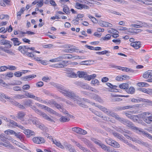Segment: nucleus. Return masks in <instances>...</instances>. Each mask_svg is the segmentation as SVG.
Returning a JSON list of instances; mask_svg holds the SVG:
<instances>
[{"label": "nucleus", "mask_w": 152, "mask_h": 152, "mask_svg": "<svg viewBox=\"0 0 152 152\" xmlns=\"http://www.w3.org/2000/svg\"><path fill=\"white\" fill-rule=\"evenodd\" d=\"M138 90L140 92H141L150 95H152V89L149 88L146 89L143 88H140L138 89Z\"/></svg>", "instance_id": "12"}, {"label": "nucleus", "mask_w": 152, "mask_h": 152, "mask_svg": "<svg viewBox=\"0 0 152 152\" xmlns=\"http://www.w3.org/2000/svg\"><path fill=\"white\" fill-rule=\"evenodd\" d=\"M44 2L43 0H40L38 1V3H37V6L38 7H41L43 5Z\"/></svg>", "instance_id": "49"}, {"label": "nucleus", "mask_w": 152, "mask_h": 152, "mask_svg": "<svg viewBox=\"0 0 152 152\" xmlns=\"http://www.w3.org/2000/svg\"><path fill=\"white\" fill-rule=\"evenodd\" d=\"M130 45L134 47L135 49H138L141 47V43L140 42H132L130 44Z\"/></svg>", "instance_id": "17"}, {"label": "nucleus", "mask_w": 152, "mask_h": 152, "mask_svg": "<svg viewBox=\"0 0 152 152\" xmlns=\"http://www.w3.org/2000/svg\"><path fill=\"white\" fill-rule=\"evenodd\" d=\"M39 137H35L33 139V142L37 144H39Z\"/></svg>", "instance_id": "60"}, {"label": "nucleus", "mask_w": 152, "mask_h": 152, "mask_svg": "<svg viewBox=\"0 0 152 152\" xmlns=\"http://www.w3.org/2000/svg\"><path fill=\"white\" fill-rule=\"evenodd\" d=\"M139 24L140 25V28L142 27L146 28L151 27L152 28V24H148L147 23L144 22L139 21Z\"/></svg>", "instance_id": "20"}, {"label": "nucleus", "mask_w": 152, "mask_h": 152, "mask_svg": "<svg viewBox=\"0 0 152 152\" xmlns=\"http://www.w3.org/2000/svg\"><path fill=\"white\" fill-rule=\"evenodd\" d=\"M60 61H61V60L59 56L56 58L52 59L50 60V62H58Z\"/></svg>", "instance_id": "58"}, {"label": "nucleus", "mask_w": 152, "mask_h": 152, "mask_svg": "<svg viewBox=\"0 0 152 152\" xmlns=\"http://www.w3.org/2000/svg\"><path fill=\"white\" fill-rule=\"evenodd\" d=\"M67 76L69 77L74 78L77 77V75L75 73L72 72L70 73H68V75H67Z\"/></svg>", "instance_id": "45"}, {"label": "nucleus", "mask_w": 152, "mask_h": 152, "mask_svg": "<svg viewBox=\"0 0 152 152\" xmlns=\"http://www.w3.org/2000/svg\"><path fill=\"white\" fill-rule=\"evenodd\" d=\"M112 144L111 145V146L115 148H118L120 147V145L118 143L115 141L114 140L113 141Z\"/></svg>", "instance_id": "44"}, {"label": "nucleus", "mask_w": 152, "mask_h": 152, "mask_svg": "<svg viewBox=\"0 0 152 152\" xmlns=\"http://www.w3.org/2000/svg\"><path fill=\"white\" fill-rule=\"evenodd\" d=\"M6 43V44L5 45L7 46L6 47L0 46V50L2 51L11 56L15 55V54L12 50L7 48H10L12 47V43L11 42L8 40H7Z\"/></svg>", "instance_id": "3"}, {"label": "nucleus", "mask_w": 152, "mask_h": 152, "mask_svg": "<svg viewBox=\"0 0 152 152\" xmlns=\"http://www.w3.org/2000/svg\"><path fill=\"white\" fill-rule=\"evenodd\" d=\"M14 135L17 137L21 141L23 140V135L22 133H20V132H15Z\"/></svg>", "instance_id": "32"}, {"label": "nucleus", "mask_w": 152, "mask_h": 152, "mask_svg": "<svg viewBox=\"0 0 152 152\" xmlns=\"http://www.w3.org/2000/svg\"><path fill=\"white\" fill-rule=\"evenodd\" d=\"M98 145L100 146L102 149L107 152H110L111 151L110 149V148L107 147L105 145L102 143L101 142Z\"/></svg>", "instance_id": "18"}, {"label": "nucleus", "mask_w": 152, "mask_h": 152, "mask_svg": "<svg viewBox=\"0 0 152 152\" xmlns=\"http://www.w3.org/2000/svg\"><path fill=\"white\" fill-rule=\"evenodd\" d=\"M23 132L26 135L27 137H29L32 135H34L35 134L34 132L29 129H25L24 130Z\"/></svg>", "instance_id": "15"}, {"label": "nucleus", "mask_w": 152, "mask_h": 152, "mask_svg": "<svg viewBox=\"0 0 152 152\" xmlns=\"http://www.w3.org/2000/svg\"><path fill=\"white\" fill-rule=\"evenodd\" d=\"M91 83L94 86H98L99 84V82L97 79H94L91 81Z\"/></svg>", "instance_id": "39"}, {"label": "nucleus", "mask_w": 152, "mask_h": 152, "mask_svg": "<svg viewBox=\"0 0 152 152\" xmlns=\"http://www.w3.org/2000/svg\"><path fill=\"white\" fill-rule=\"evenodd\" d=\"M142 115V113L138 114L137 115H133L131 119L134 122H137L139 124H142V125H144V124H145L142 121H138L139 119L141 118L140 117V116H141L140 115Z\"/></svg>", "instance_id": "9"}, {"label": "nucleus", "mask_w": 152, "mask_h": 152, "mask_svg": "<svg viewBox=\"0 0 152 152\" xmlns=\"http://www.w3.org/2000/svg\"><path fill=\"white\" fill-rule=\"evenodd\" d=\"M25 96L23 95L17 94L15 95L13 98L15 99H21L25 98Z\"/></svg>", "instance_id": "38"}, {"label": "nucleus", "mask_w": 152, "mask_h": 152, "mask_svg": "<svg viewBox=\"0 0 152 152\" xmlns=\"http://www.w3.org/2000/svg\"><path fill=\"white\" fill-rule=\"evenodd\" d=\"M52 140L53 143L55 144L58 147L62 149H64V147L61 144L59 141H57L56 140H54L53 139H52Z\"/></svg>", "instance_id": "28"}, {"label": "nucleus", "mask_w": 152, "mask_h": 152, "mask_svg": "<svg viewBox=\"0 0 152 152\" xmlns=\"http://www.w3.org/2000/svg\"><path fill=\"white\" fill-rule=\"evenodd\" d=\"M59 91L64 95L70 98L75 102L77 99L76 98H78L79 97L72 91L69 90H67L62 87H60L59 88Z\"/></svg>", "instance_id": "2"}, {"label": "nucleus", "mask_w": 152, "mask_h": 152, "mask_svg": "<svg viewBox=\"0 0 152 152\" xmlns=\"http://www.w3.org/2000/svg\"><path fill=\"white\" fill-rule=\"evenodd\" d=\"M30 86L28 85H25L22 87V89L24 90H28L30 88Z\"/></svg>", "instance_id": "59"}, {"label": "nucleus", "mask_w": 152, "mask_h": 152, "mask_svg": "<svg viewBox=\"0 0 152 152\" xmlns=\"http://www.w3.org/2000/svg\"><path fill=\"white\" fill-rule=\"evenodd\" d=\"M18 50L24 55H25L27 51V47L25 46H20L18 48Z\"/></svg>", "instance_id": "16"}, {"label": "nucleus", "mask_w": 152, "mask_h": 152, "mask_svg": "<svg viewBox=\"0 0 152 152\" xmlns=\"http://www.w3.org/2000/svg\"><path fill=\"white\" fill-rule=\"evenodd\" d=\"M75 7L78 9L81 10L83 9H88L89 7L85 4H82L78 2H76L75 5Z\"/></svg>", "instance_id": "11"}, {"label": "nucleus", "mask_w": 152, "mask_h": 152, "mask_svg": "<svg viewBox=\"0 0 152 152\" xmlns=\"http://www.w3.org/2000/svg\"><path fill=\"white\" fill-rule=\"evenodd\" d=\"M76 99H77L75 102L78 104L80 106L86 108L88 107L87 105H85L84 104L81 103L82 100L79 97H78V98H76Z\"/></svg>", "instance_id": "25"}, {"label": "nucleus", "mask_w": 152, "mask_h": 152, "mask_svg": "<svg viewBox=\"0 0 152 152\" xmlns=\"http://www.w3.org/2000/svg\"><path fill=\"white\" fill-rule=\"evenodd\" d=\"M25 95L28 98L33 99L41 103L44 104H46L47 103L46 101L42 99L39 97L35 96L31 93L26 92L25 94Z\"/></svg>", "instance_id": "7"}, {"label": "nucleus", "mask_w": 152, "mask_h": 152, "mask_svg": "<svg viewBox=\"0 0 152 152\" xmlns=\"http://www.w3.org/2000/svg\"><path fill=\"white\" fill-rule=\"evenodd\" d=\"M137 85L140 87H148L149 85L145 82H140L137 83Z\"/></svg>", "instance_id": "41"}, {"label": "nucleus", "mask_w": 152, "mask_h": 152, "mask_svg": "<svg viewBox=\"0 0 152 152\" xmlns=\"http://www.w3.org/2000/svg\"><path fill=\"white\" fill-rule=\"evenodd\" d=\"M75 145L80 149L82 150L84 152H90V151L87 150L86 148L82 146L80 144L77 142H75Z\"/></svg>", "instance_id": "27"}, {"label": "nucleus", "mask_w": 152, "mask_h": 152, "mask_svg": "<svg viewBox=\"0 0 152 152\" xmlns=\"http://www.w3.org/2000/svg\"><path fill=\"white\" fill-rule=\"evenodd\" d=\"M32 121L33 124L35 125L36 126L39 125V121L38 119L36 118H32L31 119L30 118L27 120H26L25 122H23V124H26L29 123H30Z\"/></svg>", "instance_id": "10"}, {"label": "nucleus", "mask_w": 152, "mask_h": 152, "mask_svg": "<svg viewBox=\"0 0 152 152\" xmlns=\"http://www.w3.org/2000/svg\"><path fill=\"white\" fill-rule=\"evenodd\" d=\"M31 107L34 110L36 113L39 114L40 116H42L44 119L51 122H55V121L53 119L50 117L45 113L42 112L40 110L37 109L35 107L32 105V106H31Z\"/></svg>", "instance_id": "4"}, {"label": "nucleus", "mask_w": 152, "mask_h": 152, "mask_svg": "<svg viewBox=\"0 0 152 152\" xmlns=\"http://www.w3.org/2000/svg\"><path fill=\"white\" fill-rule=\"evenodd\" d=\"M149 112H145L142 113V115L140 117L142 119L144 122L147 124H150L152 122V116H148L150 114Z\"/></svg>", "instance_id": "6"}, {"label": "nucleus", "mask_w": 152, "mask_h": 152, "mask_svg": "<svg viewBox=\"0 0 152 152\" xmlns=\"http://www.w3.org/2000/svg\"><path fill=\"white\" fill-rule=\"evenodd\" d=\"M78 134L85 135L87 134V132L86 131L80 128V129L79 130Z\"/></svg>", "instance_id": "48"}, {"label": "nucleus", "mask_w": 152, "mask_h": 152, "mask_svg": "<svg viewBox=\"0 0 152 152\" xmlns=\"http://www.w3.org/2000/svg\"><path fill=\"white\" fill-rule=\"evenodd\" d=\"M111 36V35L110 34H107L105 37L103 38V40L106 41L109 40L110 39Z\"/></svg>", "instance_id": "54"}, {"label": "nucleus", "mask_w": 152, "mask_h": 152, "mask_svg": "<svg viewBox=\"0 0 152 152\" xmlns=\"http://www.w3.org/2000/svg\"><path fill=\"white\" fill-rule=\"evenodd\" d=\"M95 106L99 108L101 110L104 112V113H106L107 115L109 113L110 110L109 109L101 105H95Z\"/></svg>", "instance_id": "22"}, {"label": "nucleus", "mask_w": 152, "mask_h": 152, "mask_svg": "<svg viewBox=\"0 0 152 152\" xmlns=\"http://www.w3.org/2000/svg\"><path fill=\"white\" fill-rule=\"evenodd\" d=\"M94 99L95 100L97 101L100 103H102L103 102V100L97 95H95L94 97Z\"/></svg>", "instance_id": "47"}, {"label": "nucleus", "mask_w": 152, "mask_h": 152, "mask_svg": "<svg viewBox=\"0 0 152 152\" xmlns=\"http://www.w3.org/2000/svg\"><path fill=\"white\" fill-rule=\"evenodd\" d=\"M143 77L145 79H148L152 77V70H148L145 72L143 75Z\"/></svg>", "instance_id": "13"}, {"label": "nucleus", "mask_w": 152, "mask_h": 152, "mask_svg": "<svg viewBox=\"0 0 152 152\" xmlns=\"http://www.w3.org/2000/svg\"><path fill=\"white\" fill-rule=\"evenodd\" d=\"M7 122L10 123L12 125V126H16L18 124L14 121L12 120H8Z\"/></svg>", "instance_id": "51"}, {"label": "nucleus", "mask_w": 152, "mask_h": 152, "mask_svg": "<svg viewBox=\"0 0 152 152\" xmlns=\"http://www.w3.org/2000/svg\"><path fill=\"white\" fill-rule=\"evenodd\" d=\"M124 79L123 76H118L115 78V80L118 81H121Z\"/></svg>", "instance_id": "62"}, {"label": "nucleus", "mask_w": 152, "mask_h": 152, "mask_svg": "<svg viewBox=\"0 0 152 152\" xmlns=\"http://www.w3.org/2000/svg\"><path fill=\"white\" fill-rule=\"evenodd\" d=\"M69 120V119L67 117L65 116H62L59 119V121L62 122L68 121Z\"/></svg>", "instance_id": "40"}, {"label": "nucleus", "mask_w": 152, "mask_h": 152, "mask_svg": "<svg viewBox=\"0 0 152 152\" xmlns=\"http://www.w3.org/2000/svg\"><path fill=\"white\" fill-rule=\"evenodd\" d=\"M129 86V84L126 83H123L120 84L119 86V87L120 88L123 89H127Z\"/></svg>", "instance_id": "33"}, {"label": "nucleus", "mask_w": 152, "mask_h": 152, "mask_svg": "<svg viewBox=\"0 0 152 152\" xmlns=\"http://www.w3.org/2000/svg\"><path fill=\"white\" fill-rule=\"evenodd\" d=\"M4 133L7 134V135L11 134H15V132L13 130L8 129L4 131Z\"/></svg>", "instance_id": "42"}, {"label": "nucleus", "mask_w": 152, "mask_h": 152, "mask_svg": "<svg viewBox=\"0 0 152 152\" xmlns=\"http://www.w3.org/2000/svg\"><path fill=\"white\" fill-rule=\"evenodd\" d=\"M54 67L59 68H62L64 67V65L62 64H54Z\"/></svg>", "instance_id": "52"}, {"label": "nucleus", "mask_w": 152, "mask_h": 152, "mask_svg": "<svg viewBox=\"0 0 152 152\" xmlns=\"http://www.w3.org/2000/svg\"><path fill=\"white\" fill-rule=\"evenodd\" d=\"M101 24H102V26L105 27H113V25L107 22L102 21Z\"/></svg>", "instance_id": "24"}, {"label": "nucleus", "mask_w": 152, "mask_h": 152, "mask_svg": "<svg viewBox=\"0 0 152 152\" xmlns=\"http://www.w3.org/2000/svg\"><path fill=\"white\" fill-rule=\"evenodd\" d=\"M7 40L2 39L0 40V45H5L6 44Z\"/></svg>", "instance_id": "63"}, {"label": "nucleus", "mask_w": 152, "mask_h": 152, "mask_svg": "<svg viewBox=\"0 0 152 152\" xmlns=\"http://www.w3.org/2000/svg\"><path fill=\"white\" fill-rule=\"evenodd\" d=\"M25 115V113L23 112H19L16 114V117L18 119L21 120L22 121H25L23 120V119Z\"/></svg>", "instance_id": "14"}, {"label": "nucleus", "mask_w": 152, "mask_h": 152, "mask_svg": "<svg viewBox=\"0 0 152 152\" xmlns=\"http://www.w3.org/2000/svg\"><path fill=\"white\" fill-rule=\"evenodd\" d=\"M113 135L115 137L118 138L120 140H123L124 137L122 135L117 132H113Z\"/></svg>", "instance_id": "31"}, {"label": "nucleus", "mask_w": 152, "mask_h": 152, "mask_svg": "<svg viewBox=\"0 0 152 152\" xmlns=\"http://www.w3.org/2000/svg\"><path fill=\"white\" fill-rule=\"evenodd\" d=\"M0 96H1L7 99L8 101L11 102L13 104L17 106L19 108L21 109H23L24 108V107L23 105L20 104V103L14 100L10 97L7 96L4 93H0Z\"/></svg>", "instance_id": "5"}, {"label": "nucleus", "mask_w": 152, "mask_h": 152, "mask_svg": "<svg viewBox=\"0 0 152 152\" xmlns=\"http://www.w3.org/2000/svg\"><path fill=\"white\" fill-rule=\"evenodd\" d=\"M126 91L128 94H133L135 92V89L134 87L131 86L126 90Z\"/></svg>", "instance_id": "35"}, {"label": "nucleus", "mask_w": 152, "mask_h": 152, "mask_svg": "<svg viewBox=\"0 0 152 152\" xmlns=\"http://www.w3.org/2000/svg\"><path fill=\"white\" fill-rule=\"evenodd\" d=\"M130 31L133 33H137L139 32L140 29H137L135 28H132L129 29Z\"/></svg>", "instance_id": "61"}, {"label": "nucleus", "mask_w": 152, "mask_h": 152, "mask_svg": "<svg viewBox=\"0 0 152 152\" xmlns=\"http://www.w3.org/2000/svg\"><path fill=\"white\" fill-rule=\"evenodd\" d=\"M22 72H16L14 73V75L16 77H19L22 75Z\"/></svg>", "instance_id": "55"}, {"label": "nucleus", "mask_w": 152, "mask_h": 152, "mask_svg": "<svg viewBox=\"0 0 152 152\" xmlns=\"http://www.w3.org/2000/svg\"><path fill=\"white\" fill-rule=\"evenodd\" d=\"M123 110H127L129 109H135V107H139L138 104H135L134 105H126L124 106H122Z\"/></svg>", "instance_id": "19"}, {"label": "nucleus", "mask_w": 152, "mask_h": 152, "mask_svg": "<svg viewBox=\"0 0 152 152\" xmlns=\"http://www.w3.org/2000/svg\"><path fill=\"white\" fill-rule=\"evenodd\" d=\"M119 121L130 127L138 134H141L143 132V130L142 129L134 126L132 122L126 119L121 118Z\"/></svg>", "instance_id": "1"}, {"label": "nucleus", "mask_w": 152, "mask_h": 152, "mask_svg": "<svg viewBox=\"0 0 152 152\" xmlns=\"http://www.w3.org/2000/svg\"><path fill=\"white\" fill-rule=\"evenodd\" d=\"M96 76L95 74H93L90 75H86V77L85 80H90L91 79L96 77Z\"/></svg>", "instance_id": "34"}, {"label": "nucleus", "mask_w": 152, "mask_h": 152, "mask_svg": "<svg viewBox=\"0 0 152 152\" xmlns=\"http://www.w3.org/2000/svg\"><path fill=\"white\" fill-rule=\"evenodd\" d=\"M78 75L79 77L85 78H86V74L85 72H77Z\"/></svg>", "instance_id": "36"}, {"label": "nucleus", "mask_w": 152, "mask_h": 152, "mask_svg": "<svg viewBox=\"0 0 152 152\" xmlns=\"http://www.w3.org/2000/svg\"><path fill=\"white\" fill-rule=\"evenodd\" d=\"M7 66V69L10 70H14L16 69V67L15 66L8 65Z\"/></svg>", "instance_id": "56"}, {"label": "nucleus", "mask_w": 152, "mask_h": 152, "mask_svg": "<svg viewBox=\"0 0 152 152\" xmlns=\"http://www.w3.org/2000/svg\"><path fill=\"white\" fill-rule=\"evenodd\" d=\"M80 129V128L78 127H74L72 129V131L78 134L79 130Z\"/></svg>", "instance_id": "64"}, {"label": "nucleus", "mask_w": 152, "mask_h": 152, "mask_svg": "<svg viewBox=\"0 0 152 152\" xmlns=\"http://www.w3.org/2000/svg\"><path fill=\"white\" fill-rule=\"evenodd\" d=\"M45 108V110H46L47 111L50 113H52L53 114H56V112L54 110H53L52 109H51L50 108L46 106V107H44Z\"/></svg>", "instance_id": "37"}, {"label": "nucleus", "mask_w": 152, "mask_h": 152, "mask_svg": "<svg viewBox=\"0 0 152 152\" xmlns=\"http://www.w3.org/2000/svg\"><path fill=\"white\" fill-rule=\"evenodd\" d=\"M108 115L109 116H111L115 118L116 119L119 121L121 118V117H119V116L116 113L111 112L110 111L108 114Z\"/></svg>", "instance_id": "21"}, {"label": "nucleus", "mask_w": 152, "mask_h": 152, "mask_svg": "<svg viewBox=\"0 0 152 152\" xmlns=\"http://www.w3.org/2000/svg\"><path fill=\"white\" fill-rule=\"evenodd\" d=\"M95 106L99 108L101 110L104 112V113H106L107 115L109 113L110 110L109 109L101 105H95Z\"/></svg>", "instance_id": "23"}, {"label": "nucleus", "mask_w": 152, "mask_h": 152, "mask_svg": "<svg viewBox=\"0 0 152 152\" xmlns=\"http://www.w3.org/2000/svg\"><path fill=\"white\" fill-rule=\"evenodd\" d=\"M9 18V16L7 15H5L4 14H1L0 15V19H6L8 20Z\"/></svg>", "instance_id": "50"}, {"label": "nucleus", "mask_w": 152, "mask_h": 152, "mask_svg": "<svg viewBox=\"0 0 152 152\" xmlns=\"http://www.w3.org/2000/svg\"><path fill=\"white\" fill-rule=\"evenodd\" d=\"M65 148L69 150L71 152H76V151L74 149L70 144H67L64 145Z\"/></svg>", "instance_id": "26"}, {"label": "nucleus", "mask_w": 152, "mask_h": 152, "mask_svg": "<svg viewBox=\"0 0 152 152\" xmlns=\"http://www.w3.org/2000/svg\"><path fill=\"white\" fill-rule=\"evenodd\" d=\"M127 138L128 139L141 145H144L145 146H146L148 145L147 143L144 142L138 138H136L134 137H131L129 136H128Z\"/></svg>", "instance_id": "8"}, {"label": "nucleus", "mask_w": 152, "mask_h": 152, "mask_svg": "<svg viewBox=\"0 0 152 152\" xmlns=\"http://www.w3.org/2000/svg\"><path fill=\"white\" fill-rule=\"evenodd\" d=\"M141 134L146 137L148 139L152 140V136L149 134L148 133L146 132L143 130V132H142L141 133Z\"/></svg>", "instance_id": "30"}, {"label": "nucleus", "mask_w": 152, "mask_h": 152, "mask_svg": "<svg viewBox=\"0 0 152 152\" xmlns=\"http://www.w3.org/2000/svg\"><path fill=\"white\" fill-rule=\"evenodd\" d=\"M107 31L108 33L113 34L114 33H116L118 32V31L112 28L108 29Z\"/></svg>", "instance_id": "46"}, {"label": "nucleus", "mask_w": 152, "mask_h": 152, "mask_svg": "<svg viewBox=\"0 0 152 152\" xmlns=\"http://www.w3.org/2000/svg\"><path fill=\"white\" fill-rule=\"evenodd\" d=\"M91 140L93 142H94L96 144L98 145L99 144V143H100V142H101V141H100L99 140H97L96 139L94 138H91Z\"/></svg>", "instance_id": "53"}, {"label": "nucleus", "mask_w": 152, "mask_h": 152, "mask_svg": "<svg viewBox=\"0 0 152 152\" xmlns=\"http://www.w3.org/2000/svg\"><path fill=\"white\" fill-rule=\"evenodd\" d=\"M11 40L13 41V45L14 46L19 45L21 43L18 40V38H13L11 39Z\"/></svg>", "instance_id": "29"}, {"label": "nucleus", "mask_w": 152, "mask_h": 152, "mask_svg": "<svg viewBox=\"0 0 152 152\" xmlns=\"http://www.w3.org/2000/svg\"><path fill=\"white\" fill-rule=\"evenodd\" d=\"M32 102L30 100H28L25 103V104L27 106L31 107L32 106Z\"/></svg>", "instance_id": "57"}, {"label": "nucleus", "mask_w": 152, "mask_h": 152, "mask_svg": "<svg viewBox=\"0 0 152 152\" xmlns=\"http://www.w3.org/2000/svg\"><path fill=\"white\" fill-rule=\"evenodd\" d=\"M113 140L110 138H106L105 140L107 143L110 145H111L113 142Z\"/></svg>", "instance_id": "43"}]
</instances>
